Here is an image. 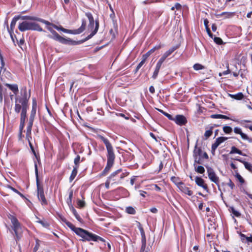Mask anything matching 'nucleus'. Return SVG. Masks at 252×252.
<instances>
[{
    "mask_svg": "<svg viewBox=\"0 0 252 252\" xmlns=\"http://www.w3.org/2000/svg\"><path fill=\"white\" fill-rule=\"evenodd\" d=\"M30 97V94H28L26 88L21 91V96L17 97L15 99L14 110L16 113H19L21 110L20 124L19 126V135L21 136L22 131L24 127L26 114L28 108V101Z\"/></svg>",
    "mask_w": 252,
    "mask_h": 252,
    "instance_id": "1",
    "label": "nucleus"
},
{
    "mask_svg": "<svg viewBox=\"0 0 252 252\" xmlns=\"http://www.w3.org/2000/svg\"><path fill=\"white\" fill-rule=\"evenodd\" d=\"M22 19L31 20H36V21L41 22L46 25H52L54 28H55V29H56L58 31H61L65 33L73 34H79V33L82 32L85 30V27H86V25L85 21L83 20L82 22V25L79 28L76 29V30H70L65 29L63 28L62 27H59L56 25L52 24L47 21H46L45 20H43V19H42L40 18H36L35 17L23 16V17H22Z\"/></svg>",
    "mask_w": 252,
    "mask_h": 252,
    "instance_id": "2",
    "label": "nucleus"
},
{
    "mask_svg": "<svg viewBox=\"0 0 252 252\" xmlns=\"http://www.w3.org/2000/svg\"><path fill=\"white\" fill-rule=\"evenodd\" d=\"M64 223L65 224L73 230L77 235L81 237L84 240L87 241H98L99 240L103 241V239L99 236L89 233V232L81 228L75 227V226L66 220H64Z\"/></svg>",
    "mask_w": 252,
    "mask_h": 252,
    "instance_id": "3",
    "label": "nucleus"
},
{
    "mask_svg": "<svg viewBox=\"0 0 252 252\" xmlns=\"http://www.w3.org/2000/svg\"><path fill=\"white\" fill-rule=\"evenodd\" d=\"M98 138L104 143L107 149V165L103 170L104 173H106L109 171L113 165L115 156L113 147L108 139L101 135H98Z\"/></svg>",
    "mask_w": 252,
    "mask_h": 252,
    "instance_id": "4",
    "label": "nucleus"
},
{
    "mask_svg": "<svg viewBox=\"0 0 252 252\" xmlns=\"http://www.w3.org/2000/svg\"><path fill=\"white\" fill-rule=\"evenodd\" d=\"M18 29L21 32H24L28 30H34L39 32L43 31L40 26L34 22L24 21L19 24Z\"/></svg>",
    "mask_w": 252,
    "mask_h": 252,
    "instance_id": "5",
    "label": "nucleus"
},
{
    "mask_svg": "<svg viewBox=\"0 0 252 252\" xmlns=\"http://www.w3.org/2000/svg\"><path fill=\"white\" fill-rule=\"evenodd\" d=\"M35 172L36 175V184L37 188V196L39 200L41 202V203L43 205H46L47 201L45 198L44 190L42 187H41L38 182V170L37 165L35 164Z\"/></svg>",
    "mask_w": 252,
    "mask_h": 252,
    "instance_id": "6",
    "label": "nucleus"
},
{
    "mask_svg": "<svg viewBox=\"0 0 252 252\" xmlns=\"http://www.w3.org/2000/svg\"><path fill=\"white\" fill-rule=\"evenodd\" d=\"M9 219L11 220V223L12 224V227L14 231L16 236L17 238H19V235L21 234L23 232L21 224L17 218L13 216L10 215L9 217Z\"/></svg>",
    "mask_w": 252,
    "mask_h": 252,
    "instance_id": "7",
    "label": "nucleus"
},
{
    "mask_svg": "<svg viewBox=\"0 0 252 252\" xmlns=\"http://www.w3.org/2000/svg\"><path fill=\"white\" fill-rule=\"evenodd\" d=\"M207 173L209 179L219 186V178L216 175L214 170L211 167H207Z\"/></svg>",
    "mask_w": 252,
    "mask_h": 252,
    "instance_id": "8",
    "label": "nucleus"
},
{
    "mask_svg": "<svg viewBox=\"0 0 252 252\" xmlns=\"http://www.w3.org/2000/svg\"><path fill=\"white\" fill-rule=\"evenodd\" d=\"M174 122L178 125L183 126L187 123V120L184 116L177 115L174 117Z\"/></svg>",
    "mask_w": 252,
    "mask_h": 252,
    "instance_id": "9",
    "label": "nucleus"
},
{
    "mask_svg": "<svg viewBox=\"0 0 252 252\" xmlns=\"http://www.w3.org/2000/svg\"><path fill=\"white\" fill-rule=\"evenodd\" d=\"M180 191L188 195L191 196L193 194V192L191 190L189 187H188L184 183L180 184V185L178 187Z\"/></svg>",
    "mask_w": 252,
    "mask_h": 252,
    "instance_id": "10",
    "label": "nucleus"
},
{
    "mask_svg": "<svg viewBox=\"0 0 252 252\" xmlns=\"http://www.w3.org/2000/svg\"><path fill=\"white\" fill-rule=\"evenodd\" d=\"M121 172V169H118L117 171L112 173L110 176L108 178L106 182H105V186L106 189L109 188V185L111 180L113 181H115L116 180V179L114 178L117 175H118Z\"/></svg>",
    "mask_w": 252,
    "mask_h": 252,
    "instance_id": "11",
    "label": "nucleus"
},
{
    "mask_svg": "<svg viewBox=\"0 0 252 252\" xmlns=\"http://www.w3.org/2000/svg\"><path fill=\"white\" fill-rule=\"evenodd\" d=\"M140 230L142 237V246L140 252H148V250H146V239L144 231L142 228H140Z\"/></svg>",
    "mask_w": 252,
    "mask_h": 252,
    "instance_id": "12",
    "label": "nucleus"
},
{
    "mask_svg": "<svg viewBox=\"0 0 252 252\" xmlns=\"http://www.w3.org/2000/svg\"><path fill=\"white\" fill-rule=\"evenodd\" d=\"M202 152V151L200 148H198L196 146H195L193 151V157L195 163L198 164L200 163V158L199 157L201 156Z\"/></svg>",
    "mask_w": 252,
    "mask_h": 252,
    "instance_id": "13",
    "label": "nucleus"
},
{
    "mask_svg": "<svg viewBox=\"0 0 252 252\" xmlns=\"http://www.w3.org/2000/svg\"><path fill=\"white\" fill-rule=\"evenodd\" d=\"M234 132L236 134H240L241 135L242 139H243V140H248L249 141H251V139H250V138L248 137V136L246 134H245L242 132V130L241 128H240L239 127H234Z\"/></svg>",
    "mask_w": 252,
    "mask_h": 252,
    "instance_id": "14",
    "label": "nucleus"
},
{
    "mask_svg": "<svg viewBox=\"0 0 252 252\" xmlns=\"http://www.w3.org/2000/svg\"><path fill=\"white\" fill-rule=\"evenodd\" d=\"M176 49V47H173L171 48H170L169 50H168L167 51H166L163 55L161 56V57L159 59L161 61H162L163 63L164 62V61L166 60V59L169 57L171 54Z\"/></svg>",
    "mask_w": 252,
    "mask_h": 252,
    "instance_id": "15",
    "label": "nucleus"
},
{
    "mask_svg": "<svg viewBox=\"0 0 252 252\" xmlns=\"http://www.w3.org/2000/svg\"><path fill=\"white\" fill-rule=\"evenodd\" d=\"M195 182L198 186L202 187L205 190L207 189V186L206 184L204 183V180L201 178L199 177H196L195 178Z\"/></svg>",
    "mask_w": 252,
    "mask_h": 252,
    "instance_id": "16",
    "label": "nucleus"
},
{
    "mask_svg": "<svg viewBox=\"0 0 252 252\" xmlns=\"http://www.w3.org/2000/svg\"><path fill=\"white\" fill-rule=\"evenodd\" d=\"M162 47V45L160 44L154 47L151 50H150L148 52H147L146 54H144L142 56L145 58L146 60L147 58L156 50H158Z\"/></svg>",
    "mask_w": 252,
    "mask_h": 252,
    "instance_id": "17",
    "label": "nucleus"
},
{
    "mask_svg": "<svg viewBox=\"0 0 252 252\" xmlns=\"http://www.w3.org/2000/svg\"><path fill=\"white\" fill-rule=\"evenodd\" d=\"M228 96L236 100H242L244 98V94L242 93H238L236 94H228Z\"/></svg>",
    "mask_w": 252,
    "mask_h": 252,
    "instance_id": "18",
    "label": "nucleus"
},
{
    "mask_svg": "<svg viewBox=\"0 0 252 252\" xmlns=\"http://www.w3.org/2000/svg\"><path fill=\"white\" fill-rule=\"evenodd\" d=\"M5 86L8 87L14 94H16L18 92V87L17 84H6Z\"/></svg>",
    "mask_w": 252,
    "mask_h": 252,
    "instance_id": "19",
    "label": "nucleus"
},
{
    "mask_svg": "<svg viewBox=\"0 0 252 252\" xmlns=\"http://www.w3.org/2000/svg\"><path fill=\"white\" fill-rule=\"evenodd\" d=\"M211 117L213 119H224L226 120L230 119L227 116L221 114H213L211 115Z\"/></svg>",
    "mask_w": 252,
    "mask_h": 252,
    "instance_id": "20",
    "label": "nucleus"
},
{
    "mask_svg": "<svg viewBox=\"0 0 252 252\" xmlns=\"http://www.w3.org/2000/svg\"><path fill=\"white\" fill-rule=\"evenodd\" d=\"M171 181L175 184V185L177 187V188L180 185V184H182L183 182L180 181V180L179 178L173 176L171 178Z\"/></svg>",
    "mask_w": 252,
    "mask_h": 252,
    "instance_id": "21",
    "label": "nucleus"
},
{
    "mask_svg": "<svg viewBox=\"0 0 252 252\" xmlns=\"http://www.w3.org/2000/svg\"><path fill=\"white\" fill-rule=\"evenodd\" d=\"M77 169H78V168H77V167H73V169L72 171L71 175L69 178V180H70V182H72L74 180V179L75 178V177L77 175Z\"/></svg>",
    "mask_w": 252,
    "mask_h": 252,
    "instance_id": "22",
    "label": "nucleus"
},
{
    "mask_svg": "<svg viewBox=\"0 0 252 252\" xmlns=\"http://www.w3.org/2000/svg\"><path fill=\"white\" fill-rule=\"evenodd\" d=\"M95 29L94 30V31L90 34L87 37V39H90L91 37H92L98 31V27H99V25H98V23L96 21L95 22Z\"/></svg>",
    "mask_w": 252,
    "mask_h": 252,
    "instance_id": "23",
    "label": "nucleus"
},
{
    "mask_svg": "<svg viewBox=\"0 0 252 252\" xmlns=\"http://www.w3.org/2000/svg\"><path fill=\"white\" fill-rule=\"evenodd\" d=\"M86 15L89 19L90 24L89 27L93 28L94 26V20L92 15L91 13H87Z\"/></svg>",
    "mask_w": 252,
    "mask_h": 252,
    "instance_id": "24",
    "label": "nucleus"
},
{
    "mask_svg": "<svg viewBox=\"0 0 252 252\" xmlns=\"http://www.w3.org/2000/svg\"><path fill=\"white\" fill-rule=\"evenodd\" d=\"M235 153L238 154L240 155H243L242 152H241V151H240V150L237 149L235 146H233L231 147V149L230 154H235Z\"/></svg>",
    "mask_w": 252,
    "mask_h": 252,
    "instance_id": "25",
    "label": "nucleus"
},
{
    "mask_svg": "<svg viewBox=\"0 0 252 252\" xmlns=\"http://www.w3.org/2000/svg\"><path fill=\"white\" fill-rule=\"evenodd\" d=\"M59 41L63 44H70L72 42L70 39H66L62 36L60 38Z\"/></svg>",
    "mask_w": 252,
    "mask_h": 252,
    "instance_id": "26",
    "label": "nucleus"
},
{
    "mask_svg": "<svg viewBox=\"0 0 252 252\" xmlns=\"http://www.w3.org/2000/svg\"><path fill=\"white\" fill-rule=\"evenodd\" d=\"M19 19V17H15L12 20L10 24V28L11 31L13 30V29L14 28L16 22Z\"/></svg>",
    "mask_w": 252,
    "mask_h": 252,
    "instance_id": "27",
    "label": "nucleus"
},
{
    "mask_svg": "<svg viewBox=\"0 0 252 252\" xmlns=\"http://www.w3.org/2000/svg\"><path fill=\"white\" fill-rule=\"evenodd\" d=\"M223 130L226 134H230L232 132V128L229 126H225L223 127Z\"/></svg>",
    "mask_w": 252,
    "mask_h": 252,
    "instance_id": "28",
    "label": "nucleus"
},
{
    "mask_svg": "<svg viewBox=\"0 0 252 252\" xmlns=\"http://www.w3.org/2000/svg\"><path fill=\"white\" fill-rule=\"evenodd\" d=\"M227 139V137H220L216 139V142L220 145L221 143H223Z\"/></svg>",
    "mask_w": 252,
    "mask_h": 252,
    "instance_id": "29",
    "label": "nucleus"
},
{
    "mask_svg": "<svg viewBox=\"0 0 252 252\" xmlns=\"http://www.w3.org/2000/svg\"><path fill=\"white\" fill-rule=\"evenodd\" d=\"M195 170L200 174H203L205 172V169L202 166H198L197 167H195Z\"/></svg>",
    "mask_w": 252,
    "mask_h": 252,
    "instance_id": "30",
    "label": "nucleus"
},
{
    "mask_svg": "<svg viewBox=\"0 0 252 252\" xmlns=\"http://www.w3.org/2000/svg\"><path fill=\"white\" fill-rule=\"evenodd\" d=\"M193 68L195 70H199L204 68V66L200 63H195L193 65Z\"/></svg>",
    "mask_w": 252,
    "mask_h": 252,
    "instance_id": "31",
    "label": "nucleus"
},
{
    "mask_svg": "<svg viewBox=\"0 0 252 252\" xmlns=\"http://www.w3.org/2000/svg\"><path fill=\"white\" fill-rule=\"evenodd\" d=\"M231 212L233 214L234 216L237 217H239L240 216L241 214L237 210L235 209V208L233 207H230Z\"/></svg>",
    "mask_w": 252,
    "mask_h": 252,
    "instance_id": "32",
    "label": "nucleus"
},
{
    "mask_svg": "<svg viewBox=\"0 0 252 252\" xmlns=\"http://www.w3.org/2000/svg\"><path fill=\"white\" fill-rule=\"evenodd\" d=\"M243 163L247 169L252 172V165L250 163L246 161H243Z\"/></svg>",
    "mask_w": 252,
    "mask_h": 252,
    "instance_id": "33",
    "label": "nucleus"
},
{
    "mask_svg": "<svg viewBox=\"0 0 252 252\" xmlns=\"http://www.w3.org/2000/svg\"><path fill=\"white\" fill-rule=\"evenodd\" d=\"M126 211L129 214H134L135 213V209L132 207H128L126 208Z\"/></svg>",
    "mask_w": 252,
    "mask_h": 252,
    "instance_id": "34",
    "label": "nucleus"
},
{
    "mask_svg": "<svg viewBox=\"0 0 252 252\" xmlns=\"http://www.w3.org/2000/svg\"><path fill=\"white\" fill-rule=\"evenodd\" d=\"M146 61V59L142 56V60L140 62V63L137 65L136 68V71H137L141 67V66L145 63Z\"/></svg>",
    "mask_w": 252,
    "mask_h": 252,
    "instance_id": "35",
    "label": "nucleus"
},
{
    "mask_svg": "<svg viewBox=\"0 0 252 252\" xmlns=\"http://www.w3.org/2000/svg\"><path fill=\"white\" fill-rule=\"evenodd\" d=\"M80 156L77 155L76 156V157L75 158L74 160V162L75 164L74 167H77V168H78L79 164L80 163Z\"/></svg>",
    "mask_w": 252,
    "mask_h": 252,
    "instance_id": "36",
    "label": "nucleus"
},
{
    "mask_svg": "<svg viewBox=\"0 0 252 252\" xmlns=\"http://www.w3.org/2000/svg\"><path fill=\"white\" fill-rule=\"evenodd\" d=\"M35 242L36 244L33 248V252H36L38 251L40 246V241L39 240L36 239Z\"/></svg>",
    "mask_w": 252,
    "mask_h": 252,
    "instance_id": "37",
    "label": "nucleus"
},
{
    "mask_svg": "<svg viewBox=\"0 0 252 252\" xmlns=\"http://www.w3.org/2000/svg\"><path fill=\"white\" fill-rule=\"evenodd\" d=\"M219 146V144L218 143H217L216 141L215 142V143L214 144H212L211 151L213 155L215 154V150H216V149L218 148V147Z\"/></svg>",
    "mask_w": 252,
    "mask_h": 252,
    "instance_id": "38",
    "label": "nucleus"
},
{
    "mask_svg": "<svg viewBox=\"0 0 252 252\" xmlns=\"http://www.w3.org/2000/svg\"><path fill=\"white\" fill-rule=\"evenodd\" d=\"M121 172H122V171L118 175H116V176H119V177L120 180L123 179L124 178H125V177H126L128 175V173L126 172H123V173H121Z\"/></svg>",
    "mask_w": 252,
    "mask_h": 252,
    "instance_id": "39",
    "label": "nucleus"
},
{
    "mask_svg": "<svg viewBox=\"0 0 252 252\" xmlns=\"http://www.w3.org/2000/svg\"><path fill=\"white\" fill-rule=\"evenodd\" d=\"M248 122H250V121H249V120H243L242 121L240 124L243 126L244 127H246V128H249V126H251V125H247V124H246L245 123H248Z\"/></svg>",
    "mask_w": 252,
    "mask_h": 252,
    "instance_id": "40",
    "label": "nucleus"
},
{
    "mask_svg": "<svg viewBox=\"0 0 252 252\" xmlns=\"http://www.w3.org/2000/svg\"><path fill=\"white\" fill-rule=\"evenodd\" d=\"M52 34L54 35V38L58 41L60 40V38H61V36L55 31L52 32Z\"/></svg>",
    "mask_w": 252,
    "mask_h": 252,
    "instance_id": "41",
    "label": "nucleus"
},
{
    "mask_svg": "<svg viewBox=\"0 0 252 252\" xmlns=\"http://www.w3.org/2000/svg\"><path fill=\"white\" fill-rule=\"evenodd\" d=\"M214 41L216 43L219 44V45H220L222 43V40L220 37H215L214 39Z\"/></svg>",
    "mask_w": 252,
    "mask_h": 252,
    "instance_id": "42",
    "label": "nucleus"
},
{
    "mask_svg": "<svg viewBox=\"0 0 252 252\" xmlns=\"http://www.w3.org/2000/svg\"><path fill=\"white\" fill-rule=\"evenodd\" d=\"M73 213L75 216V217L76 218V219L79 221H81V219L80 218V217L79 216V215L78 214V213H77L76 211L73 209Z\"/></svg>",
    "mask_w": 252,
    "mask_h": 252,
    "instance_id": "43",
    "label": "nucleus"
},
{
    "mask_svg": "<svg viewBox=\"0 0 252 252\" xmlns=\"http://www.w3.org/2000/svg\"><path fill=\"white\" fill-rule=\"evenodd\" d=\"M31 139V138H30L27 135V139L28 140L30 147L32 152H33V153L35 155V151L34 150L33 147V146L32 145V143L31 142V141H30Z\"/></svg>",
    "mask_w": 252,
    "mask_h": 252,
    "instance_id": "44",
    "label": "nucleus"
},
{
    "mask_svg": "<svg viewBox=\"0 0 252 252\" xmlns=\"http://www.w3.org/2000/svg\"><path fill=\"white\" fill-rule=\"evenodd\" d=\"M36 112V109L32 108V110L31 111V116H30L31 119H33V118L35 115Z\"/></svg>",
    "mask_w": 252,
    "mask_h": 252,
    "instance_id": "45",
    "label": "nucleus"
},
{
    "mask_svg": "<svg viewBox=\"0 0 252 252\" xmlns=\"http://www.w3.org/2000/svg\"><path fill=\"white\" fill-rule=\"evenodd\" d=\"M159 69L155 68V71H154V72L153 73V74L152 75V78L153 79H156L157 77V76L158 75V72H159Z\"/></svg>",
    "mask_w": 252,
    "mask_h": 252,
    "instance_id": "46",
    "label": "nucleus"
},
{
    "mask_svg": "<svg viewBox=\"0 0 252 252\" xmlns=\"http://www.w3.org/2000/svg\"><path fill=\"white\" fill-rule=\"evenodd\" d=\"M31 131L32 128H31V126H28L27 128V135H28L30 138H32L31 136H30L31 134ZM27 136H26L27 137Z\"/></svg>",
    "mask_w": 252,
    "mask_h": 252,
    "instance_id": "47",
    "label": "nucleus"
},
{
    "mask_svg": "<svg viewBox=\"0 0 252 252\" xmlns=\"http://www.w3.org/2000/svg\"><path fill=\"white\" fill-rule=\"evenodd\" d=\"M212 134V131L211 130H208L205 131V132L204 133V136L206 138H208V137H210V136H211Z\"/></svg>",
    "mask_w": 252,
    "mask_h": 252,
    "instance_id": "48",
    "label": "nucleus"
},
{
    "mask_svg": "<svg viewBox=\"0 0 252 252\" xmlns=\"http://www.w3.org/2000/svg\"><path fill=\"white\" fill-rule=\"evenodd\" d=\"M162 63H163V62L159 60L157 63L155 68L159 70Z\"/></svg>",
    "mask_w": 252,
    "mask_h": 252,
    "instance_id": "49",
    "label": "nucleus"
},
{
    "mask_svg": "<svg viewBox=\"0 0 252 252\" xmlns=\"http://www.w3.org/2000/svg\"><path fill=\"white\" fill-rule=\"evenodd\" d=\"M77 204L79 207L82 208V207H84L85 203L83 200H79L77 202Z\"/></svg>",
    "mask_w": 252,
    "mask_h": 252,
    "instance_id": "50",
    "label": "nucleus"
},
{
    "mask_svg": "<svg viewBox=\"0 0 252 252\" xmlns=\"http://www.w3.org/2000/svg\"><path fill=\"white\" fill-rule=\"evenodd\" d=\"M181 8V5L179 3H176L174 6H173L172 8H171V10H174L175 8L176 9H180Z\"/></svg>",
    "mask_w": 252,
    "mask_h": 252,
    "instance_id": "51",
    "label": "nucleus"
},
{
    "mask_svg": "<svg viewBox=\"0 0 252 252\" xmlns=\"http://www.w3.org/2000/svg\"><path fill=\"white\" fill-rule=\"evenodd\" d=\"M164 115L166 116L167 118H168L169 120L174 121V117H173L171 115L167 113H164Z\"/></svg>",
    "mask_w": 252,
    "mask_h": 252,
    "instance_id": "52",
    "label": "nucleus"
},
{
    "mask_svg": "<svg viewBox=\"0 0 252 252\" xmlns=\"http://www.w3.org/2000/svg\"><path fill=\"white\" fill-rule=\"evenodd\" d=\"M6 188L11 189L12 191H13L14 192L16 193H19V191L17 190L16 189H15V188L12 187L11 186H10V185H7L6 186Z\"/></svg>",
    "mask_w": 252,
    "mask_h": 252,
    "instance_id": "53",
    "label": "nucleus"
},
{
    "mask_svg": "<svg viewBox=\"0 0 252 252\" xmlns=\"http://www.w3.org/2000/svg\"><path fill=\"white\" fill-rule=\"evenodd\" d=\"M236 178L239 180V181L241 183H243L244 182V180L243 178L242 177V176L240 174H237L236 175Z\"/></svg>",
    "mask_w": 252,
    "mask_h": 252,
    "instance_id": "54",
    "label": "nucleus"
},
{
    "mask_svg": "<svg viewBox=\"0 0 252 252\" xmlns=\"http://www.w3.org/2000/svg\"><path fill=\"white\" fill-rule=\"evenodd\" d=\"M32 108L37 109V102H36V100L35 98L32 99Z\"/></svg>",
    "mask_w": 252,
    "mask_h": 252,
    "instance_id": "55",
    "label": "nucleus"
},
{
    "mask_svg": "<svg viewBox=\"0 0 252 252\" xmlns=\"http://www.w3.org/2000/svg\"><path fill=\"white\" fill-rule=\"evenodd\" d=\"M227 185L229 187H230L231 188V189H233L234 187V184L231 180H229Z\"/></svg>",
    "mask_w": 252,
    "mask_h": 252,
    "instance_id": "56",
    "label": "nucleus"
},
{
    "mask_svg": "<svg viewBox=\"0 0 252 252\" xmlns=\"http://www.w3.org/2000/svg\"><path fill=\"white\" fill-rule=\"evenodd\" d=\"M198 247L197 246H195L193 247L192 250L190 252H198Z\"/></svg>",
    "mask_w": 252,
    "mask_h": 252,
    "instance_id": "57",
    "label": "nucleus"
},
{
    "mask_svg": "<svg viewBox=\"0 0 252 252\" xmlns=\"http://www.w3.org/2000/svg\"><path fill=\"white\" fill-rule=\"evenodd\" d=\"M206 29V30L207 32V33L208 34V35L211 36V37H212V34L210 31V29L209 28V27H207V28H205Z\"/></svg>",
    "mask_w": 252,
    "mask_h": 252,
    "instance_id": "58",
    "label": "nucleus"
},
{
    "mask_svg": "<svg viewBox=\"0 0 252 252\" xmlns=\"http://www.w3.org/2000/svg\"><path fill=\"white\" fill-rule=\"evenodd\" d=\"M208 23H209V21L207 19H205L204 20V24L205 25V28H207V27H208Z\"/></svg>",
    "mask_w": 252,
    "mask_h": 252,
    "instance_id": "59",
    "label": "nucleus"
},
{
    "mask_svg": "<svg viewBox=\"0 0 252 252\" xmlns=\"http://www.w3.org/2000/svg\"><path fill=\"white\" fill-rule=\"evenodd\" d=\"M230 73V70L228 68L226 70L222 72V74H223V75H227Z\"/></svg>",
    "mask_w": 252,
    "mask_h": 252,
    "instance_id": "60",
    "label": "nucleus"
},
{
    "mask_svg": "<svg viewBox=\"0 0 252 252\" xmlns=\"http://www.w3.org/2000/svg\"><path fill=\"white\" fill-rule=\"evenodd\" d=\"M135 180V176H133L131 178L130 182L131 185H132V186L133 185Z\"/></svg>",
    "mask_w": 252,
    "mask_h": 252,
    "instance_id": "61",
    "label": "nucleus"
},
{
    "mask_svg": "<svg viewBox=\"0 0 252 252\" xmlns=\"http://www.w3.org/2000/svg\"><path fill=\"white\" fill-rule=\"evenodd\" d=\"M139 192H140V195L143 196V197H145V194L147 193V192L146 191H143V190H140Z\"/></svg>",
    "mask_w": 252,
    "mask_h": 252,
    "instance_id": "62",
    "label": "nucleus"
},
{
    "mask_svg": "<svg viewBox=\"0 0 252 252\" xmlns=\"http://www.w3.org/2000/svg\"><path fill=\"white\" fill-rule=\"evenodd\" d=\"M149 91L150 93L153 94L155 92V88L153 86H151L149 88Z\"/></svg>",
    "mask_w": 252,
    "mask_h": 252,
    "instance_id": "63",
    "label": "nucleus"
},
{
    "mask_svg": "<svg viewBox=\"0 0 252 252\" xmlns=\"http://www.w3.org/2000/svg\"><path fill=\"white\" fill-rule=\"evenodd\" d=\"M154 186L155 187V189L157 191H160L161 189L160 187H159L157 185H154Z\"/></svg>",
    "mask_w": 252,
    "mask_h": 252,
    "instance_id": "64",
    "label": "nucleus"
}]
</instances>
